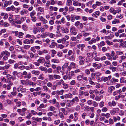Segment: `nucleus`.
Instances as JSON below:
<instances>
[{
  "mask_svg": "<svg viewBox=\"0 0 126 126\" xmlns=\"http://www.w3.org/2000/svg\"><path fill=\"white\" fill-rule=\"evenodd\" d=\"M77 29L74 27L71 28L70 29V32L72 35H75L77 34Z\"/></svg>",
  "mask_w": 126,
  "mask_h": 126,
  "instance_id": "nucleus-1",
  "label": "nucleus"
},
{
  "mask_svg": "<svg viewBox=\"0 0 126 126\" xmlns=\"http://www.w3.org/2000/svg\"><path fill=\"white\" fill-rule=\"evenodd\" d=\"M119 110L117 108H114L110 112L111 114L112 115H114L115 113H117L119 112Z\"/></svg>",
  "mask_w": 126,
  "mask_h": 126,
  "instance_id": "nucleus-2",
  "label": "nucleus"
},
{
  "mask_svg": "<svg viewBox=\"0 0 126 126\" xmlns=\"http://www.w3.org/2000/svg\"><path fill=\"white\" fill-rule=\"evenodd\" d=\"M37 61L38 63L43 64L45 62V58L43 57H40V58Z\"/></svg>",
  "mask_w": 126,
  "mask_h": 126,
  "instance_id": "nucleus-3",
  "label": "nucleus"
},
{
  "mask_svg": "<svg viewBox=\"0 0 126 126\" xmlns=\"http://www.w3.org/2000/svg\"><path fill=\"white\" fill-rule=\"evenodd\" d=\"M67 57L66 58L68 59L70 61H74L75 60V57L74 54L72 55L71 56H67Z\"/></svg>",
  "mask_w": 126,
  "mask_h": 126,
  "instance_id": "nucleus-4",
  "label": "nucleus"
},
{
  "mask_svg": "<svg viewBox=\"0 0 126 126\" xmlns=\"http://www.w3.org/2000/svg\"><path fill=\"white\" fill-rule=\"evenodd\" d=\"M57 81L56 84V86H60L61 85V84H63L64 82V81L62 79H61L59 80H57Z\"/></svg>",
  "mask_w": 126,
  "mask_h": 126,
  "instance_id": "nucleus-5",
  "label": "nucleus"
},
{
  "mask_svg": "<svg viewBox=\"0 0 126 126\" xmlns=\"http://www.w3.org/2000/svg\"><path fill=\"white\" fill-rule=\"evenodd\" d=\"M109 69L110 70H111L112 72H115L117 70L116 67H113V66L111 65L110 66Z\"/></svg>",
  "mask_w": 126,
  "mask_h": 126,
  "instance_id": "nucleus-6",
  "label": "nucleus"
},
{
  "mask_svg": "<svg viewBox=\"0 0 126 126\" xmlns=\"http://www.w3.org/2000/svg\"><path fill=\"white\" fill-rule=\"evenodd\" d=\"M70 90L74 95H75L77 94V91L76 89L73 88H70Z\"/></svg>",
  "mask_w": 126,
  "mask_h": 126,
  "instance_id": "nucleus-7",
  "label": "nucleus"
},
{
  "mask_svg": "<svg viewBox=\"0 0 126 126\" xmlns=\"http://www.w3.org/2000/svg\"><path fill=\"white\" fill-rule=\"evenodd\" d=\"M108 105L110 107L115 106L116 105V103L114 101H112L111 102H109Z\"/></svg>",
  "mask_w": 126,
  "mask_h": 126,
  "instance_id": "nucleus-8",
  "label": "nucleus"
},
{
  "mask_svg": "<svg viewBox=\"0 0 126 126\" xmlns=\"http://www.w3.org/2000/svg\"><path fill=\"white\" fill-rule=\"evenodd\" d=\"M108 79V77H102L100 81H99L100 82H101L102 81H103L104 82H106Z\"/></svg>",
  "mask_w": 126,
  "mask_h": 126,
  "instance_id": "nucleus-9",
  "label": "nucleus"
},
{
  "mask_svg": "<svg viewBox=\"0 0 126 126\" xmlns=\"http://www.w3.org/2000/svg\"><path fill=\"white\" fill-rule=\"evenodd\" d=\"M118 70L120 71H123L124 70V68L123 66L121 65H119L117 66Z\"/></svg>",
  "mask_w": 126,
  "mask_h": 126,
  "instance_id": "nucleus-10",
  "label": "nucleus"
},
{
  "mask_svg": "<svg viewBox=\"0 0 126 126\" xmlns=\"http://www.w3.org/2000/svg\"><path fill=\"white\" fill-rule=\"evenodd\" d=\"M39 19L43 22L44 24H46L47 22V21L46 20H45L42 16H41L39 18Z\"/></svg>",
  "mask_w": 126,
  "mask_h": 126,
  "instance_id": "nucleus-11",
  "label": "nucleus"
},
{
  "mask_svg": "<svg viewBox=\"0 0 126 126\" xmlns=\"http://www.w3.org/2000/svg\"><path fill=\"white\" fill-rule=\"evenodd\" d=\"M1 54L3 56L4 55H6V56H9L10 55V53L7 50H5L4 51L2 52Z\"/></svg>",
  "mask_w": 126,
  "mask_h": 126,
  "instance_id": "nucleus-12",
  "label": "nucleus"
},
{
  "mask_svg": "<svg viewBox=\"0 0 126 126\" xmlns=\"http://www.w3.org/2000/svg\"><path fill=\"white\" fill-rule=\"evenodd\" d=\"M12 2V1H11L10 0L8 1H6L4 3V7H7L8 5H10L11 4Z\"/></svg>",
  "mask_w": 126,
  "mask_h": 126,
  "instance_id": "nucleus-13",
  "label": "nucleus"
},
{
  "mask_svg": "<svg viewBox=\"0 0 126 126\" xmlns=\"http://www.w3.org/2000/svg\"><path fill=\"white\" fill-rule=\"evenodd\" d=\"M56 43L54 42H52L51 44V45L49 46V47L51 48H54L55 46L57 45Z\"/></svg>",
  "mask_w": 126,
  "mask_h": 126,
  "instance_id": "nucleus-14",
  "label": "nucleus"
},
{
  "mask_svg": "<svg viewBox=\"0 0 126 126\" xmlns=\"http://www.w3.org/2000/svg\"><path fill=\"white\" fill-rule=\"evenodd\" d=\"M32 73L33 74H34L36 75H39L40 73V72L38 70H34L32 71Z\"/></svg>",
  "mask_w": 126,
  "mask_h": 126,
  "instance_id": "nucleus-15",
  "label": "nucleus"
},
{
  "mask_svg": "<svg viewBox=\"0 0 126 126\" xmlns=\"http://www.w3.org/2000/svg\"><path fill=\"white\" fill-rule=\"evenodd\" d=\"M66 73L67 75L68 76V79H71L72 78L73 76L72 75L68 73V70L66 71Z\"/></svg>",
  "mask_w": 126,
  "mask_h": 126,
  "instance_id": "nucleus-16",
  "label": "nucleus"
},
{
  "mask_svg": "<svg viewBox=\"0 0 126 126\" xmlns=\"http://www.w3.org/2000/svg\"><path fill=\"white\" fill-rule=\"evenodd\" d=\"M61 30L63 33H64L67 34L69 32V30L67 28L65 29L64 28H63L61 29Z\"/></svg>",
  "mask_w": 126,
  "mask_h": 126,
  "instance_id": "nucleus-17",
  "label": "nucleus"
},
{
  "mask_svg": "<svg viewBox=\"0 0 126 126\" xmlns=\"http://www.w3.org/2000/svg\"><path fill=\"white\" fill-rule=\"evenodd\" d=\"M64 92V90L62 89L60 91L57 90L56 91L57 94L58 95H62Z\"/></svg>",
  "mask_w": 126,
  "mask_h": 126,
  "instance_id": "nucleus-18",
  "label": "nucleus"
},
{
  "mask_svg": "<svg viewBox=\"0 0 126 126\" xmlns=\"http://www.w3.org/2000/svg\"><path fill=\"white\" fill-rule=\"evenodd\" d=\"M44 74H41L39 76L38 79H39L43 80L45 79V78L44 77Z\"/></svg>",
  "mask_w": 126,
  "mask_h": 126,
  "instance_id": "nucleus-19",
  "label": "nucleus"
},
{
  "mask_svg": "<svg viewBox=\"0 0 126 126\" xmlns=\"http://www.w3.org/2000/svg\"><path fill=\"white\" fill-rule=\"evenodd\" d=\"M51 62L56 63H59V60L58 59L55 58L52 59L51 60Z\"/></svg>",
  "mask_w": 126,
  "mask_h": 126,
  "instance_id": "nucleus-20",
  "label": "nucleus"
},
{
  "mask_svg": "<svg viewBox=\"0 0 126 126\" xmlns=\"http://www.w3.org/2000/svg\"><path fill=\"white\" fill-rule=\"evenodd\" d=\"M32 119L33 120H35L38 122H41L42 120V118L38 117L35 118V117H33Z\"/></svg>",
  "mask_w": 126,
  "mask_h": 126,
  "instance_id": "nucleus-21",
  "label": "nucleus"
},
{
  "mask_svg": "<svg viewBox=\"0 0 126 126\" xmlns=\"http://www.w3.org/2000/svg\"><path fill=\"white\" fill-rule=\"evenodd\" d=\"M57 42L59 43H62V44H64L65 43L64 42V38H63L61 39H59L57 41Z\"/></svg>",
  "mask_w": 126,
  "mask_h": 126,
  "instance_id": "nucleus-22",
  "label": "nucleus"
},
{
  "mask_svg": "<svg viewBox=\"0 0 126 126\" xmlns=\"http://www.w3.org/2000/svg\"><path fill=\"white\" fill-rule=\"evenodd\" d=\"M48 77L49 80L50 81L53 80L54 79V76L52 74L49 75Z\"/></svg>",
  "mask_w": 126,
  "mask_h": 126,
  "instance_id": "nucleus-23",
  "label": "nucleus"
},
{
  "mask_svg": "<svg viewBox=\"0 0 126 126\" xmlns=\"http://www.w3.org/2000/svg\"><path fill=\"white\" fill-rule=\"evenodd\" d=\"M73 4L74 6H81V4L80 3H78L75 1H74L73 2Z\"/></svg>",
  "mask_w": 126,
  "mask_h": 126,
  "instance_id": "nucleus-24",
  "label": "nucleus"
},
{
  "mask_svg": "<svg viewBox=\"0 0 126 126\" xmlns=\"http://www.w3.org/2000/svg\"><path fill=\"white\" fill-rule=\"evenodd\" d=\"M75 15H71V21L72 22H73L75 21Z\"/></svg>",
  "mask_w": 126,
  "mask_h": 126,
  "instance_id": "nucleus-25",
  "label": "nucleus"
},
{
  "mask_svg": "<svg viewBox=\"0 0 126 126\" xmlns=\"http://www.w3.org/2000/svg\"><path fill=\"white\" fill-rule=\"evenodd\" d=\"M119 19H115L112 22V23L113 24H115L116 23H119Z\"/></svg>",
  "mask_w": 126,
  "mask_h": 126,
  "instance_id": "nucleus-26",
  "label": "nucleus"
},
{
  "mask_svg": "<svg viewBox=\"0 0 126 126\" xmlns=\"http://www.w3.org/2000/svg\"><path fill=\"white\" fill-rule=\"evenodd\" d=\"M31 76L32 74L30 73H29L27 74L25 77H24V78H25L30 79L31 78Z\"/></svg>",
  "mask_w": 126,
  "mask_h": 126,
  "instance_id": "nucleus-27",
  "label": "nucleus"
},
{
  "mask_svg": "<svg viewBox=\"0 0 126 126\" xmlns=\"http://www.w3.org/2000/svg\"><path fill=\"white\" fill-rule=\"evenodd\" d=\"M62 85H63V88L64 89H67L68 88V85L67 84L65 83L64 82H63V84Z\"/></svg>",
  "mask_w": 126,
  "mask_h": 126,
  "instance_id": "nucleus-28",
  "label": "nucleus"
},
{
  "mask_svg": "<svg viewBox=\"0 0 126 126\" xmlns=\"http://www.w3.org/2000/svg\"><path fill=\"white\" fill-rule=\"evenodd\" d=\"M70 65L72 68H75L76 65L74 62H72L70 63Z\"/></svg>",
  "mask_w": 126,
  "mask_h": 126,
  "instance_id": "nucleus-29",
  "label": "nucleus"
},
{
  "mask_svg": "<svg viewBox=\"0 0 126 126\" xmlns=\"http://www.w3.org/2000/svg\"><path fill=\"white\" fill-rule=\"evenodd\" d=\"M35 14L36 12L34 10H33L32 12H31L30 13V15L31 17H33Z\"/></svg>",
  "mask_w": 126,
  "mask_h": 126,
  "instance_id": "nucleus-30",
  "label": "nucleus"
},
{
  "mask_svg": "<svg viewBox=\"0 0 126 126\" xmlns=\"http://www.w3.org/2000/svg\"><path fill=\"white\" fill-rule=\"evenodd\" d=\"M43 88L46 92L48 91L49 90V88L46 86H43Z\"/></svg>",
  "mask_w": 126,
  "mask_h": 126,
  "instance_id": "nucleus-31",
  "label": "nucleus"
},
{
  "mask_svg": "<svg viewBox=\"0 0 126 126\" xmlns=\"http://www.w3.org/2000/svg\"><path fill=\"white\" fill-rule=\"evenodd\" d=\"M83 77L82 75H79L77 77V79L79 81H80L81 80L82 78H83Z\"/></svg>",
  "mask_w": 126,
  "mask_h": 126,
  "instance_id": "nucleus-32",
  "label": "nucleus"
},
{
  "mask_svg": "<svg viewBox=\"0 0 126 126\" xmlns=\"http://www.w3.org/2000/svg\"><path fill=\"white\" fill-rule=\"evenodd\" d=\"M15 62V61L14 60L10 59L8 61V63L10 64H12Z\"/></svg>",
  "mask_w": 126,
  "mask_h": 126,
  "instance_id": "nucleus-33",
  "label": "nucleus"
},
{
  "mask_svg": "<svg viewBox=\"0 0 126 126\" xmlns=\"http://www.w3.org/2000/svg\"><path fill=\"white\" fill-rule=\"evenodd\" d=\"M108 110L107 108L106 107H104L101 109V111L103 112H106Z\"/></svg>",
  "mask_w": 126,
  "mask_h": 126,
  "instance_id": "nucleus-34",
  "label": "nucleus"
},
{
  "mask_svg": "<svg viewBox=\"0 0 126 126\" xmlns=\"http://www.w3.org/2000/svg\"><path fill=\"white\" fill-rule=\"evenodd\" d=\"M73 53V52L71 50H69L68 52V54L67 55L69 56H71L72 55V54Z\"/></svg>",
  "mask_w": 126,
  "mask_h": 126,
  "instance_id": "nucleus-35",
  "label": "nucleus"
},
{
  "mask_svg": "<svg viewBox=\"0 0 126 126\" xmlns=\"http://www.w3.org/2000/svg\"><path fill=\"white\" fill-rule=\"evenodd\" d=\"M57 47L61 49H62L64 48V46L62 44H58L57 45Z\"/></svg>",
  "mask_w": 126,
  "mask_h": 126,
  "instance_id": "nucleus-36",
  "label": "nucleus"
},
{
  "mask_svg": "<svg viewBox=\"0 0 126 126\" xmlns=\"http://www.w3.org/2000/svg\"><path fill=\"white\" fill-rule=\"evenodd\" d=\"M93 105L94 107H97L98 106V104L95 101H93Z\"/></svg>",
  "mask_w": 126,
  "mask_h": 126,
  "instance_id": "nucleus-37",
  "label": "nucleus"
},
{
  "mask_svg": "<svg viewBox=\"0 0 126 126\" xmlns=\"http://www.w3.org/2000/svg\"><path fill=\"white\" fill-rule=\"evenodd\" d=\"M57 56L59 57H61L62 56L63 53L61 51L58 52H57Z\"/></svg>",
  "mask_w": 126,
  "mask_h": 126,
  "instance_id": "nucleus-38",
  "label": "nucleus"
},
{
  "mask_svg": "<svg viewBox=\"0 0 126 126\" xmlns=\"http://www.w3.org/2000/svg\"><path fill=\"white\" fill-rule=\"evenodd\" d=\"M25 66L24 65H21L18 67V68L20 70H22L25 69Z\"/></svg>",
  "mask_w": 126,
  "mask_h": 126,
  "instance_id": "nucleus-39",
  "label": "nucleus"
},
{
  "mask_svg": "<svg viewBox=\"0 0 126 126\" xmlns=\"http://www.w3.org/2000/svg\"><path fill=\"white\" fill-rule=\"evenodd\" d=\"M28 54H29L30 55L29 56L31 58H33L34 57V54L32 52H31L29 53H28Z\"/></svg>",
  "mask_w": 126,
  "mask_h": 126,
  "instance_id": "nucleus-40",
  "label": "nucleus"
},
{
  "mask_svg": "<svg viewBox=\"0 0 126 126\" xmlns=\"http://www.w3.org/2000/svg\"><path fill=\"white\" fill-rule=\"evenodd\" d=\"M106 43L109 45H112L113 44V43L112 42H110L108 40H107L106 41Z\"/></svg>",
  "mask_w": 126,
  "mask_h": 126,
  "instance_id": "nucleus-41",
  "label": "nucleus"
},
{
  "mask_svg": "<svg viewBox=\"0 0 126 126\" xmlns=\"http://www.w3.org/2000/svg\"><path fill=\"white\" fill-rule=\"evenodd\" d=\"M104 63L107 65H111V63L108 60H106L105 61Z\"/></svg>",
  "mask_w": 126,
  "mask_h": 126,
  "instance_id": "nucleus-42",
  "label": "nucleus"
},
{
  "mask_svg": "<svg viewBox=\"0 0 126 126\" xmlns=\"http://www.w3.org/2000/svg\"><path fill=\"white\" fill-rule=\"evenodd\" d=\"M11 57L14 59H17L16 56L15 54H12L11 55Z\"/></svg>",
  "mask_w": 126,
  "mask_h": 126,
  "instance_id": "nucleus-43",
  "label": "nucleus"
},
{
  "mask_svg": "<svg viewBox=\"0 0 126 126\" xmlns=\"http://www.w3.org/2000/svg\"><path fill=\"white\" fill-rule=\"evenodd\" d=\"M24 33L21 32H19L18 34V37L20 38L23 37L22 36L23 35Z\"/></svg>",
  "mask_w": 126,
  "mask_h": 126,
  "instance_id": "nucleus-44",
  "label": "nucleus"
},
{
  "mask_svg": "<svg viewBox=\"0 0 126 126\" xmlns=\"http://www.w3.org/2000/svg\"><path fill=\"white\" fill-rule=\"evenodd\" d=\"M82 36V34L81 33L78 34L77 36L76 37L77 39H80Z\"/></svg>",
  "mask_w": 126,
  "mask_h": 126,
  "instance_id": "nucleus-45",
  "label": "nucleus"
},
{
  "mask_svg": "<svg viewBox=\"0 0 126 126\" xmlns=\"http://www.w3.org/2000/svg\"><path fill=\"white\" fill-rule=\"evenodd\" d=\"M23 42L25 44H30V41L28 39H25L23 41Z\"/></svg>",
  "mask_w": 126,
  "mask_h": 126,
  "instance_id": "nucleus-46",
  "label": "nucleus"
},
{
  "mask_svg": "<svg viewBox=\"0 0 126 126\" xmlns=\"http://www.w3.org/2000/svg\"><path fill=\"white\" fill-rule=\"evenodd\" d=\"M54 78L57 79H59L60 78V76L58 75L54 74Z\"/></svg>",
  "mask_w": 126,
  "mask_h": 126,
  "instance_id": "nucleus-47",
  "label": "nucleus"
},
{
  "mask_svg": "<svg viewBox=\"0 0 126 126\" xmlns=\"http://www.w3.org/2000/svg\"><path fill=\"white\" fill-rule=\"evenodd\" d=\"M87 114L85 112H84L81 115L82 118L83 119H85V117L87 116Z\"/></svg>",
  "mask_w": 126,
  "mask_h": 126,
  "instance_id": "nucleus-48",
  "label": "nucleus"
},
{
  "mask_svg": "<svg viewBox=\"0 0 126 126\" xmlns=\"http://www.w3.org/2000/svg\"><path fill=\"white\" fill-rule=\"evenodd\" d=\"M30 47V46L29 45H25L24 46L23 48L26 49L28 50L29 49Z\"/></svg>",
  "mask_w": 126,
  "mask_h": 126,
  "instance_id": "nucleus-49",
  "label": "nucleus"
},
{
  "mask_svg": "<svg viewBox=\"0 0 126 126\" xmlns=\"http://www.w3.org/2000/svg\"><path fill=\"white\" fill-rule=\"evenodd\" d=\"M94 73L97 77H99L101 75V73L99 72H97Z\"/></svg>",
  "mask_w": 126,
  "mask_h": 126,
  "instance_id": "nucleus-50",
  "label": "nucleus"
},
{
  "mask_svg": "<svg viewBox=\"0 0 126 126\" xmlns=\"http://www.w3.org/2000/svg\"><path fill=\"white\" fill-rule=\"evenodd\" d=\"M99 105L100 107H102L104 106V103L103 101H102L99 103Z\"/></svg>",
  "mask_w": 126,
  "mask_h": 126,
  "instance_id": "nucleus-51",
  "label": "nucleus"
},
{
  "mask_svg": "<svg viewBox=\"0 0 126 126\" xmlns=\"http://www.w3.org/2000/svg\"><path fill=\"white\" fill-rule=\"evenodd\" d=\"M2 26L5 27H8L9 26V24L8 23L5 22L3 24Z\"/></svg>",
  "mask_w": 126,
  "mask_h": 126,
  "instance_id": "nucleus-52",
  "label": "nucleus"
},
{
  "mask_svg": "<svg viewBox=\"0 0 126 126\" xmlns=\"http://www.w3.org/2000/svg\"><path fill=\"white\" fill-rule=\"evenodd\" d=\"M38 10L41 12H44V9L41 7H39L38 8Z\"/></svg>",
  "mask_w": 126,
  "mask_h": 126,
  "instance_id": "nucleus-53",
  "label": "nucleus"
},
{
  "mask_svg": "<svg viewBox=\"0 0 126 126\" xmlns=\"http://www.w3.org/2000/svg\"><path fill=\"white\" fill-rule=\"evenodd\" d=\"M79 95L80 96H81L84 94V92L82 91H81V90H79Z\"/></svg>",
  "mask_w": 126,
  "mask_h": 126,
  "instance_id": "nucleus-54",
  "label": "nucleus"
},
{
  "mask_svg": "<svg viewBox=\"0 0 126 126\" xmlns=\"http://www.w3.org/2000/svg\"><path fill=\"white\" fill-rule=\"evenodd\" d=\"M22 85H25L27 83L26 82L25 80H21L20 81Z\"/></svg>",
  "mask_w": 126,
  "mask_h": 126,
  "instance_id": "nucleus-55",
  "label": "nucleus"
},
{
  "mask_svg": "<svg viewBox=\"0 0 126 126\" xmlns=\"http://www.w3.org/2000/svg\"><path fill=\"white\" fill-rule=\"evenodd\" d=\"M59 116L62 119H63L64 118V117L62 113L61 112H59Z\"/></svg>",
  "mask_w": 126,
  "mask_h": 126,
  "instance_id": "nucleus-56",
  "label": "nucleus"
},
{
  "mask_svg": "<svg viewBox=\"0 0 126 126\" xmlns=\"http://www.w3.org/2000/svg\"><path fill=\"white\" fill-rule=\"evenodd\" d=\"M18 66L19 65H18L17 63H16L14 65L13 68L15 69H17V68H18Z\"/></svg>",
  "mask_w": 126,
  "mask_h": 126,
  "instance_id": "nucleus-57",
  "label": "nucleus"
},
{
  "mask_svg": "<svg viewBox=\"0 0 126 126\" xmlns=\"http://www.w3.org/2000/svg\"><path fill=\"white\" fill-rule=\"evenodd\" d=\"M80 65H82L84 63V60H80L79 61Z\"/></svg>",
  "mask_w": 126,
  "mask_h": 126,
  "instance_id": "nucleus-58",
  "label": "nucleus"
},
{
  "mask_svg": "<svg viewBox=\"0 0 126 126\" xmlns=\"http://www.w3.org/2000/svg\"><path fill=\"white\" fill-rule=\"evenodd\" d=\"M75 19L76 20H78L80 19L81 16H75Z\"/></svg>",
  "mask_w": 126,
  "mask_h": 126,
  "instance_id": "nucleus-59",
  "label": "nucleus"
},
{
  "mask_svg": "<svg viewBox=\"0 0 126 126\" xmlns=\"http://www.w3.org/2000/svg\"><path fill=\"white\" fill-rule=\"evenodd\" d=\"M113 90V89L112 88L110 87H109L108 88V92L110 93H111Z\"/></svg>",
  "mask_w": 126,
  "mask_h": 126,
  "instance_id": "nucleus-60",
  "label": "nucleus"
},
{
  "mask_svg": "<svg viewBox=\"0 0 126 126\" xmlns=\"http://www.w3.org/2000/svg\"><path fill=\"white\" fill-rule=\"evenodd\" d=\"M91 77L92 79H94L95 78V75L94 73H93L91 74Z\"/></svg>",
  "mask_w": 126,
  "mask_h": 126,
  "instance_id": "nucleus-61",
  "label": "nucleus"
},
{
  "mask_svg": "<svg viewBox=\"0 0 126 126\" xmlns=\"http://www.w3.org/2000/svg\"><path fill=\"white\" fill-rule=\"evenodd\" d=\"M78 58L79 60L80 61L84 60V57L81 55H79L78 56Z\"/></svg>",
  "mask_w": 126,
  "mask_h": 126,
  "instance_id": "nucleus-62",
  "label": "nucleus"
},
{
  "mask_svg": "<svg viewBox=\"0 0 126 126\" xmlns=\"http://www.w3.org/2000/svg\"><path fill=\"white\" fill-rule=\"evenodd\" d=\"M80 23V21H77L75 23L74 25L75 26L77 27V26H78V25Z\"/></svg>",
  "mask_w": 126,
  "mask_h": 126,
  "instance_id": "nucleus-63",
  "label": "nucleus"
},
{
  "mask_svg": "<svg viewBox=\"0 0 126 126\" xmlns=\"http://www.w3.org/2000/svg\"><path fill=\"white\" fill-rule=\"evenodd\" d=\"M30 50L32 51L33 53H35L36 52V50L34 47H32L31 48Z\"/></svg>",
  "mask_w": 126,
  "mask_h": 126,
  "instance_id": "nucleus-64",
  "label": "nucleus"
}]
</instances>
